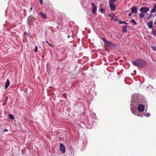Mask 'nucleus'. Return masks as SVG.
Listing matches in <instances>:
<instances>
[{"label": "nucleus", "mask_w": 156, "mask_h": 156, "mask_svg": "<svg viewBox=\"0 0 156 156\" xmlns=\"http://www.w3.org/2000/svg\"><path fill=\"white\" fill-rule=\"evenodd\" d=\"M9 84H10V82H9V79H7V80L5 86V89H7L8 87L9 86Z\"/></svg>", "instance_id": "9b49d317"}, {"label": "nucleus", "mask_w": 156, "mask_h": 156, "mask_svg": "<svg viewBox=\"0 0 156 156\" xmlns=\"http://www.w3.org/2000/svg\"><path fill=\"white\" fill-rule=\"evenodd\" d=\"M153 7L151 9V13H152L156 12V3H154L153 4Z\"/></svg>", "instance_id": "0eeeda50"}, {"label": "nucleus", "mask_w": 156, "mask_h": 156, "mask_svg": "<svg viewBox=\"0 0 156 156\" xmlns=\"http://www.w3.org/2000/svg\"><path fill=\"white\" fill-rule=\"evenodd\" d=\"M70 37V36H69V35H68V38Z\"/></svg>", "instance_id": "7c9ffc66"}, {"label": "nucleus", "mask_w": 156, "mask_h": 156, "mask_svg": "<svg viewBox=\"0 0 156 156\" xmlns=\"http://www.w3.org/2000/svg\"><path fill=\"white\" fill-rule=\"evenodd\" d=\"M116 0H109V3L110 4L113 3L115 2Z\"/></svg>", "instance_id": "412c9836"}, {"label": "nucleus", "mask_w": 156, "mask_h": 156, "mask_svg": "<svg viewBox=\"0 0 156 156\" xmlns=\"http://www.w3.org/2000/svg\"><path fill=\"white\" fill-rule=\"evenodd\" d=\"M100 11L102 13H104L105 12V10L103 8H101L100 9Z\"/></svg>", "instance_id": "a211bd4d"}, {"label": "nucleus", "mask_w": 156, "mask_h": 156, "mask_svg": "<svg viewBox=\"0 0 156 156\" xmlns=\"http://www.w3.org/2000/svg\"><path fill=\"white\" fill-rule=\"evenodd\" d=\"M124 23L126 24H127V23L125 22V23Z\"/></svg>", "instance_id": "72a5a7b5"}, {"label": "nucleus", "mask_w": 156, "mask_h": 156, "mask_svg": "<svg viewBox=\"0 0 156 156\" xmlns=\"http://www.w3.org/2000/svg\"><path fill=\"white\" fill-rule=\"evenodd\" d=\"M40 14L41 16L44 18H46V14L44 13H43L42 12H41L40 13Z\"/></svg>", "instance_id": "2eb2a0df"}, {"label": "nucleus", "mask_w": 156, "mask_h": 156, "mask_svg": "<svg viewBox=\"0 0 156 156\" xmlns=\"http://www.w3.org/2000/svg\"><path fill=\"white\" fill-rule=\"evenodd\" d=\"M149 9L148 7H144L140 8V11L141 13H147L149 10Z\"/></svg>", "instance_id": "7ed1b4c3"}, {"label": "nucleus", "mask_w": 156, "mask_h": 156, "mask_svg": "<svg viewBox=\"0 0 156 156\" xmlns=\"http://www.w3.org/2000/svg\"><path fill=\"white\" fill-rule=\"evenodd\" d=\"M123 31L124 32H126L127 31V27L126 26H125L123 27Z\"/></svg>", "instance_id": "dca6fc26"}, {"label": "nucleus", "mask_w": 156, "mask_h": 156, "mask_svg": "<svg viewBox=\"0 0 156 156\" xmlns=\"http://www.w3.org/2000/svg\"><path fill=\"white\" fill-rule=\"evenodd\" d=\"M47 43L49 44V45L51 47H53L52 45L50 44L48 41H46Z\"/></svg>", "instance_id": "bb28decb"}, {"label": "nucleus", "mask_w": 156, "mask_h": 156, "mask_svg": "<svg viewBox=\"0 0 156 156\" xmlns=\"http://www.w3.org/2000/svg\"><path fill=\"white\" fill-rule=\"evenodd\" d=\"M105 46L109 47V48H112L113 47V44L111 42L109 41L105 38L102 39Z\"/></svg>", "instance_id": "f03ea898"}, {"label": "nucleus", "mask_w": 156, "mask_h": 156, "mask_svg": "<svg viewBox=\"0 0 156 156\" xmlns=\"http://www.w3.org/2000/svg\"><path fill=\"white\" fill-rule=\"evenodd\" d=\"M32 8H30V10H32Z\"/></svg>", "instance_id": "2f4dec72"}, {"label": "nucleus", "mask_w": 156, "mask_h": 156, "mask_svg": "<svg viewBox=\"0 0 156 156\" xmlns=\"http://www.w3.org/2000/svg\"><path fill=\"white\" fill-rule=\"evenodd\" d=\"M109 6L111 10L112 11H114L115 10V6L114 4H110Z\"/></svg>", "instance_id": "6e6552de"}, {"label": "nucleus", "mask_w": 156, "mask_h": 156, "mask_svg": "<svg viewBox=\"0 0 156 156\" xmlns=\"http://www.w3.org/2000/svg\"><path fill=\"white\" fill-rule=\"evenodd\" d=\"M131 15V13H129V16H130Z\"/></svg>", "instance_id": "c756f323"}, {"label": "nucleus", "mask_w": 156, "mask_h": 156, "mask_svg": "<svg viewBox=\"0 0 156 156\" xmlns=\"http://www.w3.org/2000/svg\"><path fill=\"white\" fill-rule=\"evenodd\" d=\"M37 51V46H36L35 47V48L34 52H36Z\"/></svg>", "instance_id": "a878e982"}, {"label": "nucleus", "mask_w": 156, "mask_h": 156, "mask_svg": "<svg viewBox=\"0 0 156 156\" xmlns=\"http://www.w3.org/2000/svg\"><path fill=\"white\" fill-rule=\"evenodd\" d=\"M152 33L154 35H156V29H152Z\"/></svg>", "instance_id": "6ab92c4d"}, {"label": "nucleus", "mask_w": 156, "mask_h": 156, "mask_svg": "<svg viewBox=\"0 0 156 156\" xmlns=\"http://www.w3.org/2000/svg\"><path fill=\"white\" fill-rule=\"evenodd\" d=\"M152 15L151 14L149 16H148V17H147V19H150L151 18Z\"/></svg>", "instance_id": "cd10ccee"}, {"label": "nucleus", "mask_w": 156, "mask_h": 156, "mask_svg": "<svg viewBox=\"0 0 156 156\" xmlns=\"http://www.w3.org/2000/svg\"><path fill=\"white\" fill-rule=\"evenodd\" d=\"M132 64L135 66L139 67L138 61L137 62H132Z\"/></svg>", "instance_id": "4468645a"}, {"label": "nucleus", "mask_w": 156, "mask_h": 156, "mask_svg": "<svg viewBox=\"0 0 156 156\" xmlns=\"http://www.w3.org/2000/svg\"><path fill=\"white\" fill-rule=\"evenodd\" d=\"M144 100L143 96L139 94H135L132 95L130 104V108L132 113L135 115L142 116L140 115L138 111L143 112L145 108L144 106L140 104Z\"/></svg>", "instance_id": "f257e3e1"}, {"label": "nucleus", "mask_w": 156, "mask_h": 156, "mask_svg": "<svg viewBox=\"0 0 156 156\" xmlns=\"http://www.w3.org/2000/svg\"><path fill=\"white\" fill-rule=\"evenodd\" d=\"M144 115L147 117H148L150 116V114L149 113H147L145 114Z\"/></svg>", "instance_id": "5701e85b"}, {"label": "nucleus", "mask_w": 156, "mask_h": 156, "mask_svg": "<svg viewBox=\"0 0 156 156\" xmlns=\"http://www.w3.org/2000/svg\"><path fill=\"white\" fill-rule=\"evenodd\" d=\"M130 22L133 23L135 25H136L137 23L136 21L134 19H132L131 20Z\"/></svg>", "instance_id": "f3484780"}, {"label": "nucleus", "mask_w": 156, "mask_h": 156, "mask_svg": "<svg viewBox=\"0 0 156 156\" xmlns=\"http://www.w3.org/2000/svg\"><path fill=\"white\" fill-rule=\"evenodd\" d=\"M60 147L61 151L63 153H65L66 152V148L64 145L62 144L61 143L60 144Z\"/></svg>", "instance_id": "423d86ee"}, {"label": "nucleus", "mask_w": 156, "mask_h": 156, "mask_svg": "<svg viewBox=\"0 0 156 156\" xmlns=\"http://www.w3.org/2000/svg\"><path fill=\"white\" fill-rule=\"evenodd\" d=\"M40 3L41 5H43V0H39Z\"/></svg>", "instance_id": "b1692460"}, {"label": "nucleus", "mask_w": 156, "mask_h": 156, "mask_svg": "<svg viewBox=\"0 0 156 156\" xmlns=\"http://www.w3.org/2000/svg\"><path fill=\"white\" fill-rule=\"evenodd\" d=\"M91 5L92 6V12L93 13L95 14L97 11V7L93 2L91 3Z\"/></svg>", "instance_id": "20e7f679"}, {"label": "nucleus", "mask_w": 156, "mask_h": 156, "mask_svg": "<svg viewBox=\"0 0 156 156\" xmlns=\"http://www.w3.org/2000/svg\"><path fill=\"white\" fill-rule=\"evenodd\" d=\"M119 23L121 24H122V23H125V22L123 21H119Z\"/></svg>", "instance_id": "393cba45"}, {"label": "nucleus", "mask_w": 156, "mask_h": 156, "mask_svg": "<svg viewBox=\"0 0 156 156\" xmlns=\"http://www.w3.org/2000/svg\"><path fill=\"white\" fill-rule=\"evenodd\" d=\"M154 24L155 25H156V22H154Z\"/></svg>", "instance_id": "473e14b6"}, {"label": "nucleus", "mask_w": 156, "mask_h": 156, "mask_svg": "<svg viewBox=\"0 0 156 156\" xmlns=\"http://www.w3.org/2000/svg\"><path fill=\"white\" fill-rule=\"evenodd\" d=\"M151 48L154 51H156V47L151 46Z\"/></svg>", "instance_id": "4be33fe9"}, {"label": "nucleus", "mask_w": 156, "mask_h": 156, "mask_svg": "<svg viewBox=\"0 0 156 156\" xmlns=\"http://www.w3.org/2000/svg\"><path fill=\"white\" fill-rule=\"evenodd\" d=\"M112 20H113L114 21H116V20H114V17L115 16L114 14L113 13H111L108 14Z\"/></svg>", "instance_id": "f8f14e48"}, {"label": "nucleus", "mask_w": 156, "mask_h": 156, "mask_svg": "<svg viewBox=\"0 0 156 156\" xmlns=\"http://www.w3.org/2000/svg\"><path fill=\"white\" fill-rule=\"evenodd\" d=\"M138 62L139 67H143L146 64V62L142 60H138Z\"/></svg>", "instance_id": "39448f33"}, {"label": "nucleus", "mask_w": 156, "mask_h": 156, "mask_svg": "<svg viewBox=\"0 0 156 156\" xmlns=\"http://www.w3.org/2000/svg\"><path fill=\"white\" fill-rule=\"evenodd\" d=\"M8 131V130L7 129H5L4 130V132H6Z\"/></svg>", "instance_id": "c85d7f7f"}, {"label": "nucleus", "mask_w": 156, "mask_h": 156, "mask_svg": "<svg viewBox=\"0 0 156 156\" xmlns=\"http://www.w3.org/2000/svg\"><path fill=\"white\" fill-rule=\"evenodd\" d=\"M131 9L132 11V13H136L137 12V8L135 6H133L132 7Z\"/></svg>", "instance_id": "1a4fd4ad"}, {"label": "nucleus", "mask_w": 156, "mask_h": 156, "mask_svg": "<svg viewBox=\"0 0 156 156\" xmlns=\"http://www.w3.org/2000/svg\"><path fill=\"white\" fill-rule=\"evenodd\" d=\"M147 26L148 27L150 28H152L153 27V21H150L147 23Z\"/></svg>", "instance_id": "9d476101"}, {"label": "nucleus", "mask_w": 156, "mask_h": 156, "mask_svg": "<svg viewBox=\"0 0 156 156\" xmlns=\"http://www.w3.org/2000/svg\"><path fill=\"white\" fill-rule=\"evenodd\" d=\"M9 116L12 119H14V117L13 115L12 114H9Z\"/></svg>", "instance_id": "aec40b11"}, {"label": "nucleus", "mask_w": 156, "mask_h": 156, "mask_svg": "<svg viewBox=\"0 0 156 156\" xmlns=\"http://www.w3.org/2000/svg\"><path fill=\"white\" fill-rule=\"evenodd\" d=\"M145 16V14L143 13H140L139 14V17L141 19L143 18Z\"/></svg>", "instance_id": "ddd939ff"}]
</instances>
